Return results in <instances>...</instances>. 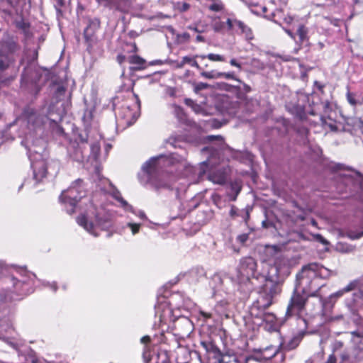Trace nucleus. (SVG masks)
Returning <instances> with one entry per match:
<instances>
[{
  "instance_id": "obj_59",
  "label": "nucleus",
  "mask_w": 363,
  "mask_h": 363,
  "mask_svg": "<svg viewBox=\"0 0 363 363\" xmlns=\"http://www.w3.org/2000/svg\"><path fill=\"white\" fill-rule=\"evenodd\" d=\"M190 65L191 67H196V69H198L199 70L201 69V67L199 65L198 62L194 59H193Z\"/></svg>"
},
{
  "instance_id": "obj_55",
  "label": "nucleus",
  "mask_w": 363,
  "mask_h": 363,
  "mask_svg": "<svg viewBox=\"0 0 363 363\" xmlns=\"http://www.w3.org/2000/svg\"><path fill=\"white\" fill-rule=\"evenodd\" d=\"M236 23L242 32H245L246 30H250V29L246 26H245L244 23H242L241 21H236Z\"/></svg>"
},
{
  "instance_id": "obj_36",
  "label": "nucleus",
  "mask_w": 363,
  "mask_h": 363,
  "mask_svg": "<svg viewBox=\"0 0 363 363\" xmlns=\"http://www.w3.org/2000/svg\"><path fill=\"white\" fill-rule=\"evenodd\" d=\"M250 65L255 69L257 70H263L265 68V65L264 62H261L258 59L253 58Z\"/></svg>"
},
{
  "instance_id": "obj_38",
  "label": "nucleus",
  "mask_w": 363,
  "mask_h": 363,
  "mask_svg": "<svg viewBox=\"0 0 363 363\" xmlns=\"http://www.w3.org/2000/svg\"><path fill=\"white\" fill-rule=\"evenodd\" d=\"M73 160L77 162H82L84 159V155L82 150L81 147H79L77 150H76L75 152L71 155Z\"/></svg>"
},
{
  "instance_id": "obj_50",
  "label": "nucleus",
  "mask_w": 363,
  "mask_h": 363,
  "mask_svg": "<svg viewBox=\"0 0 363 363\" xmlns=\"http://www.w3.org/2000/svg\"><path fill=\"white\" fill-rule=\"evenodd\" d=\"M315 239L323 245H328V242L320 234L313 235Z\"/></svg>"
},
{
  "instance_id": "obj_6",
  "label": "nucleus",
  "mask_w": 363,
  "mask_h": 363,
  "mask_svg": "<svg viewBox=\"0 0 363 363\" xmlns=\"http://www.w3.org/2000/svg\"><path fill=\"white\" fill-rule=\"evenodd\" d=\"M272 271L274 272L272 275L262 274L266 282L259 293V297L252 306L251 314H255L256 311H263L269 308L273 303L274 297L281 292L280 282L276 281V269L273 268Z\"/></svg>"
},
{
  "instance_id": "obj_13",
  "label": "nucleus",
  "mask_w": 363,
  "mask_h": 363,
  "mask_svg": "<svg viewBox=\"0 0 363 363\" xmlns=\"http://www.w3.org/2000/svg\"><path fill=\"white\" fill-rule=\"evenodd\" d=\"M208 363H245V360L240 359L234 354L213 352L209 353Z\"/></svg>"
},
{
  "instance_id": "obj_56",
  "label": "nucleus",
  "mask_w": 363,
  "mask_h": 363,
  "mask_svg": "<svg viewBox=\"0 0 363 363\" xmlns=\"http://www.w3.org/2000/svg\"><path fill=\"white\" fill-rule=\"evenodd\" d=\"M45 285L49 286L51 289H52L53 291H57V284L55 282H52V283L47 282Z\"/></svg>"
},
{
  "instance_id": "obj_4",
  "label": "nucleus",
  "mask_w": 363,
  "mask_h": 363,
  "mask_svg": "<svg viewBox=\"0 0 363 363\" xmlns=\"http://www.w3.org/2000/svg\"><path fill=\"white\" fill-rule=\"evenodd\" d=\"M331 272L317 263H311L303 267L301 272L296 276V284L302 288L303 294L310 296H318V291L325 284L321 279L328 278Z\"/></svg>"
},
{
  "instance_id": "obj_8",
  "label": "nucleus",
  "mask_w": 363,
  "mask_h": 363,
  "mask_svg": "<svg viewBox=\"0 0 363 363\" xmlns=\"http://www.w3.org/2000/svg\"><path fill=\"white\" fill-rule=\"evenodd\" d=\"M257 262L252 257H242L240 260L234 279L241 289H250L251 278H257Z\"/></svg>"
},
{
  "instance_id": "obj_14",
  "label": "nucleus",
  "mask_w": 363,
  "mask_h": 363,
  "mask_svg": "<svg viewBox=\"0 0 363 363\" xmlns=\"http://www.w3.org/2000/svg\"><path fill=\"white\" fill-rule=\"evenodd\" d=\"M40 74L36 69L29 66L25 69L22 74L21 86L27 88L31 86H37V84L40 80Z\"/></svg>"
},
{
  "instance_id": "obj_64",
  "label": "nucleus",
  "mask_w": 363,
  "mask_h": 363,
  "mask_svg": "<svg viewBox=\"0 0 363 363\" xmlns=\"http://www.w3.org/2000/svg\"><path fill=\"white\" fill-rule=\"evenodd\" d=\"M226 24L229 30H230L233 28V22L230 18H228Z\"/></svg>"
},
{
  "instance_id": "obj_28",
  "label": "nucleus",
  "mask_w": 363,
  "mask_h": 363,
  "mask_svg": "<svg viewBox=\"0 0 363 363\" xmlns=\"http://www.w3.org/2000/svg\"><path fill=\"white\" fill-rule=\"evenodd\" d=\"M10 281L12 282L13 284V286L16 290V291L17 293H19V294H24L25 292V290L23 289V287L25 286L26 284V281L25 280H18L16 279V278H14L13 277H11L9 279Z\"/></svg>"
},
{
  "instance_id": "obj_18",
  "label": "nucleus",
  "mask_w": 363,
  "mask_h": 363,
  "mask_svg": "<svg viewBox=\"0 0 363 363\" xmlns=\"http://www.w3.org/2000/svg\"><path fill=\"white\" fill-rule=\"evenodd\" d=\"M228 172V168L223 167L210 172L208 175V179L213 184L223 185L227 181Z\"/></svg>"
},
{
  "instance_id": "obj_21",
  "label": "nucleus",
  "mask_w": 363,
  "mask_h": 363,
  "mask_svg": "<svg viewBox=\"0 0 363 363\" xmlns=\"http://www.w3.org/2000/svg\"><path fill=\"white\" fill-rule=\"evenodd\" d=\"M351 334V340L354 347L359 350H363V327L359 328L357 330L352 331Z\"/></svg>"
},
{
  "instance_id": "obj_20",
  "label": "nucleus",
  "mask_w": 363,
  "mask_h": 363,
  "mask_svg": "<svg viewBox=\"0 0 363 363\" xmlns=\"http://www.w3.org/2000/svg\"><path fill=\"white\" fill-rule=\"evenodd\" d=\"M104 182L108 184L111 189H104L103 190L104 191H110L112 194L113 196L121 203V205L126 211H133V207L130 205H129L125 200L123 199V197L121 195V193L116 189L114 188L111 183L108 179L104 180Z\"/></svg>"
},
{
  "instance_id": "obj_61",
  "label": "nucleus",
  "mask_w": 363,
  "mask_h": 363,
  "mask_svg": "<svg viewBox=\"0 0 363 363\" xmlns=\"http://www.w3.org/2000/svg\"><path fill=\"white\" fill-rule=\"evenodd\" d=\"M136 215L140 218L141 219H146L147 217L145 216V213L143 211H139L138 213H136Z\"/></svg>"
},
{
  "instance_id": "obj_12",
  "label": "nucleus",
  "mask_w": 363,
  "mask_h": 363,
  "mask_svg": "<svg viewBox=\"0 0 363 363\" xmlns=\"http://www.w3.org/2000/svg\"><path fill=\"white\" fill-rule=\"evenodd\" d=\"M264 266L267 267L268 272L266 274H264L265 276L272 275L274 271L272 269L274 268L276 269V281H279V275L280 274H286L289 273V262L287 259L284 257H279L276 259L274 265H269L265 263Z\"/></svg>"
},
{
  "instance_id": "obj_10",
  "label": "nucleus",
  "mask_w": 363,
  "mask_h": 363,
  "mask_svg": "<svg viewBox=\"0 0 363 363\" xmlns=\"http://www.w3.org/2000/svg\"><path fill=\"white\" fill-rule=\"evenodd\" d=\"M298 287L300 286L296 284L287 306L286 312L287 318L294 315L301 316L305 310L306 301L309 296L308 294L298 291Z\"/></svg>"
},
{
  "instance_id": "obj_35",
  "label": "nucleus",
  "mask_w": 363,
  "mask_h": 363,
  "mask_svg": "<svg viewBox=\"0 0 363 363\" xmlns=\"http://www.w3.org/2000/svg\"><path fill=\"white\" fill-rule=\"evenodd\" d=\"M91 155L94 160L98 159L100 151V145L98 142L91 143L90 145Z\"/></svg>"
},
{
  "instance_id": "obj_23",
  "label": "nucleus",
  "mask_w": 363,
  "mask_h": 363,
  "mask_svg": "<svg viewBox=\"0 0 363 363\" xmlns=\"http://www.w3.org/2000/svg\"><path fill=\"white\" fill-rule=\"evenodd\" d=\"M287 109L301 120L306 117L305 107L303 104H289L286 105Z\"/></svg>"
},
{
  "instance_id": "obj_25",
  "label": "nucleus",
  "mask_w": 363,
  "mask_h": 363,
  "mask_svg": "<svg viewBox=\"0 0 363 363\" xmlns=\"http://www.w3.org/2000/svg\"><path fill=\"white\" fill-rule=\"evenodd\" d=\"M359 281L357 280H354L351 281L349 284H347L345 288L339 290L338 291L333 294L330 297L335 298V297H340L342 296L345 293L351 291L354 289H355L358 286Z\"/></svg>"
},
{
  "instance_id": "obj_41",
  "label": "nucleus",
  "mask_w": 363,
  "mask_h": 363,
  "mask_svg": "<svg viewBox=\"0 0 363 363\" xmlns=\"http://www.w3.org/2000/svg\"><path fill=\"white\" fill-rule=\"evenodd\" d=\"M246 4H247V6L250 8L252 13H253L256 15H258V16H262V11L260 10V9H259V6H260V5L247 4V3H246Z\"/></svg>"
},
{
  "instance_id": "obj_31",
  "label": "nucleus",
  "mask_w": 363,
  "mask_h": 363,
  "mask_svg": "<svg viewBox=\"0 0 363 363\" xmlns=\"http://www.w3.org/2000/svg\"><path fill=\"white\" fill-rule=\"evenodd\" d=\"M241 189H242V186L239 181L235 180L230 183V189L234 193V196L233 198V200L235 201L238 195L239 194V193L241 191Z\"/></svg>"
},
{
  "instance_id": "obj_51",
  "label": "nucleus",
  "mask_w": 363,
  "mask_h": 363,
  "mask_svg": "<svg viewBox=\"0 0 363 363\" xmlns=\"http://www.w3.org/2000/svg\"><path fill=\"white\" fill-rule=\"evenodd\" d=\"M284 22L287 25H291L294 21V18L292 16L287 15L283 18Z\"/></svg>"
},
{
  "instance_id": "obj_32",
  "label": "nucleus",
  "mask_w": 363,
  "mask_h": 363,
  "mask_svg": "<svg viewBox=\"0 0 363 363\" xmlns=\"http://www.w3.org/2000/svg\"><path fill=\"white\" fill-rule=\"evenodd\" d=\"M172 108L174 114L179 121H182L185 119V114L183 111V109L180 106L176 104H172Z\"/></svg>"
},
{
  "instance_id": "obj_43",
  "label": "nucleus",
  "mask_w": 363,
  "mask_h": 363,
  "mask_svg": "<svg viewBox=\"0 0 363 363\" xmlns=\"http://www.w3.org/2000/svg\"><path fill=\"white\" fill-rule=\"evenodd\" d=\"M176 8L181 12H184L190 8V5L186 2H177Z\"/></svg>"
},
{
  "instance_id": "obj_26",
  "label": "nucleus",
  "mask_w": 363,
  "mask_h": 363,
  "mask_svg": "<svg viewBox=\"0 0 363 363\" xmlns=\"http://www.w3.org/2000/svg\"><path fill=\"white\" fill-rule=\"evenodd\" d=\"M308 29L307 27H306L304 25L301 24L298 26L297 30H296V35L298 37V43L300 44L303 43L306 41H308Z\"/></svg>"
},
{
  "instance_id": "obj_1",
  "label": "nucleus",
  "mask_w": 363,
  "mask_h": 363,
  "mask_svg": "<svg viewBox=\"0 0 363 363\" xmlns=\"http://www.w3.org/2000/svg\"><path fill=\"white\" fill-rule=\"evenodd\" d=\"M50 118L44 113L27 107L23 110L21 116L18 117L13 123L10 124V128H13L14 124L19 125V137L24 139L21 144L28 150V156L30 160L33 170L34 186L43 182L45 178L48 169L50 173L57 174L60 169L57 161H52L48 163L45 152V143L41 138L43 125ZM54 122V119H50Z\"/></svg>"
},
{
  "instance_id": "obj_58",
  "label": "nucleus",
  "mask_w": 363,
  "mask_h": 363,
  "mask_svg": "<svg viewBox=\"0 0 363 363\" xmlns=\"http://www.w3.org/2000/svg\"><path fill=\"white\" fill-rule=\"evenodd\" d=\"M230 215L231 217H235L237 215V208L234 206L230 208Z\"/></svg>"
},
{
  "instance_id": "obj_46",
  "label": "nucleus",
  "mask_w": 363,
  "mask_h": 363,
  "mask_svg": "<svg viewBox=\"0 0 363 363\" xmlns=\"http://www.w3.org/2000/svg\"><path fill=\"white\" fill-rule=\"evenodd\" d=\"M65 0H54V6L57 13H61V8L64 6Z\"/></svg>"
},
{
  "instance_id": "obj_11",
  "label": "nucleus",
  "mask_w": 363,
  "mask_h": 363,
  "mask_svg": "<svg viewBox=\"0 0 363 363\" xmlns=\"http://www.w3.org/2000/svg\"><path fill=\"white\" fill-rule=\"evenodd\" d=\"M18 47L14 40L6 38L1 43L0 48V70L6 69L14 62V54Z\"/></svg>"
},
{
  "instance_id": "obj_3",
  "label": "nucleus",
  "mask_w": 363,
  "mask_h": 363,
  "mask_svg": "<svg viewBox=\"0 0 363 363\" xmlns=\"http://www.w3.org/2000/svg\"><path fill=\"white\" fill-rule=\"evenodd\" d=\"M179 298H181L179 294L172 295L169 300L164 296L158 298L155 305L156 320L155 325L157 324L161 331L164 332L169 328V324L173 323L177 335L184 338L193 331V324L189 318L184 316L175 318L172 307L179 308L183 306V303H176Z\"/></svg>"
},
{
  "instance_id": "obj_57",
  "label": "nucleus",
  "mask_w": 363,
  "mask_h": 363,
  "mask_svg": "<svg viewBox=\"0 0 363 363\" xmlns=\"http://www.w3.org/2000/svg\"><path fill=\"white\" fill-rule=\"evenodd\" d=\"M284 31L289 35L292 39L296 40V35L289 29L283 28Z\"/></svg>"
},
{
  "instance_id": "obj_34",
  "label": "nucleus",
  "mask_w": 363,
  "mask_h": 363,
  "mask_svg": "<svg viewBox=\"0 0 363 363\" xmlns=\"http://www.w3.org/2000/svg\"><path fill=\"white\" fill-rule=\"evenodd\" d=\"M201 58L205 59L208 58L211 61H216V62H223L225 61V57L218 54L210 53L207 55H201Z\"/></svg>"
},
{
  "instance_id": "obj_40",
  "label": "nucleus",
  "mask_w": 363,
  "mask_h": 363,
  "mask_svg": "<svg viewBox=\"0 0 363 363\" xmlns=\"http://www.w3.org/2000/svg\"><path fill=\"white\" fill-rule=\"evenodd\" d=\"M347 101L349 102L350 104L352 105V106H356V105H362V102L360 101H357L355 99H354V94L351 93V92H347Z\"/></svg>"
},
{
  "instance_id": "obj_33",
  "label": "nucleus",
  "mask_w": 363,
  "mask_h": 363,
  "mask_svg": "<svg viewBox=\"0 0 363 363\" xmlns=\"http://www.w3.org/2000/svg\"><path fill=\"white\" fill-rule=\"evenodd\" d=\"M201 75L206 79H219L220 78V72L216 70H211L210 72L203 71L201 72Z\"/></svg>"
},
{
  "instance_id": "obj_62",
  "label": "nucleus",
  "mask_w": 363,
  "mask_h": 363,
  "mask_svg": "<svg viewBox=\"0 0 363 363\" xmlns=\"http://www.w3.org/2000/svg\"><path fill=\"white\" fill-rule=\"evenodd\" d=\"M201 314L203 317H204L205 318H209L211 317V314L209 313H206V312H204V311H201Z\"/></svg>"
},
{
  "instance_id": "obj_54",
  "label": "nucleus",
  "mask_w": 363,
  "mask_h": 363,
  "mask_svg": "<svg viewBox=\"0 0 363 363\" xmlns=\"http://www.w3.org/2000/svg\"><path fill=\"white\" fill-rule=\"evenodd\" d=\"M222 88L227 91H231L233 89L235 88V86L230 85L226 83H223V84H222Z\"/></svg>"
},
{
  "instance_id": "obj_42",
  "label": "nucleus",
  "mask_w": 363,
  "mask_h": 363,
  "mask_svg": "<svg viewBox=\"0 0 363 363\" xmlns=\"http://www.w3.org/2000/svg\"><path fill=\"white\" fill-rule=\"evenodd\" d=\"M220 78L223 77V78H225V79H234L240 83H241L242 82L238 79L233 72H220Z\"/></svg>"
},
{
  "instance_id": "obj_2",
  "label": "nucleus",
  "mask_w": 363,
  "mask_h": 363,
  "mask_svg": "<svg viewBox=\"0 0 363 363\" xmlns=\"http://www.w3.org/2000/svg\"><path fill=\"white\" fill-rule=\"evenodd\" d=\"M186 152L184 155L178 152L172 153L170 155H159L152 157L142 167L143 173L146 175L147 181L155 188H169L170 185L162 181L163 173L167 171L169 166H177V170L184 169L183 176L189 177L190 174L197 172L199 177L201 178L206 173L208 162L200 164L199 167L191 166L186 160Z\"/></svg>"
},
{
  "instance_id": "obj_53",
  "label": "nucleus",
  "mask_w": 363,
  "mask_h": 363,
  "mask_svg": "<svg viewBox=\"0 0 363 363\" xmlns=\"http://www.w3.org/2000/svg\"><path fill=\"white\" fill-rule=\"evenodd\" d=\"M230 65L237 67L239 70L242 69L241 64L238 62L235 58H233L230 60Z\"/></svg>"
},
{
  "instance_id": "obj_22",
  "label": "nucleus",
  "mask_w": 363,
  "mask_h": 363,
  "mask_svg": "<svg viewBox=\"0 0 363 363\" xmlns=\"http://www.w3.org/2000/svg\"><path fill=\"white\" fill-rule=\"evenodd\" d=\"M100 26V21L98 18L89 19L86 27L84 30V35L86 38L93 36Z\"/></svg>"
},
{
  "instance_id": "obj_49",
  "label": "nucleus",
  "mask_w": 363,
  "mask_h": 363,
  "mask_svg": "<svg viewBox=\"0 0 363 363\" xmlns=\"http://www.w3.org/2000/svg\"><path fill=\"white\" fill-rule=\"evenodd\" d=\"M259 9H260V10L262 11V16H263L264 18H266L269 20H272V18L274 16V13H272L270 16H267L265 14L267 12V10L266 6L260 5V6H259Z\"/></svg>"
},
{
  "instance_id": "obj_47",
  "label": "nucleus",
  "mask_w": 363,
  "mask_h": 363,
  "mask_svg": "<svg viewBox=\"0 0 363 363\" xmlns=\"http://www.w3.org/2000/svg\"><path fill=\"white\" fill-rule=\"evenodd\" d=\"M208 86H209L208 84L206 83L199 82L195 84L194 89H195V91L198 92L201 90L207 89Z\"/></svg>"
},
{
  "instance_id": "obj_52",
  "label": "nucleus",
  "mask_w": 363,
  "mask_h": 363,
  "mask_svg": "<svg viewBox=\"0 0 363 363\" xmlns=\"http://www.w3.org/2000/svg\"><path fill=\"white\" fill-rule=\"evenodd\" d=\"M193 57H189V56H185L184 57H182V65L183 67L186 65V64H191V61L193 60Z\"/></svg>"
},
{
  "instance_id": "obj_27",
  "label": "nucleus",
  "mask_w": 363,
  "mask_h": 363,
  "mask_svg": "<svg viewBox=\"0 0 363 363\" xmlns=\"http://www.w3.org/2000/svg\"><path fill=\"white\" fill-rule=\"evenodd\" d=\"M278 347L270 345L262 350V355L266 359H272L278 353Z\"/></svg>"
},
{
  "instance_id": "obj_48",
  "label": "nucleus",
  "mask_w": 363,
  "mask_h": 363,
  "mask_svg": "<svg viewBox=\"0 0 363 363\" xmlns=\"http://www.w3.org/2000/svg\"><path fill=\"white\" fill-rule=\"evenodd\" d=\"M167 63L175 67V68H182L183 67V65H182V61H179V60H168L167 61Z\"/></svg>"
},
{
  "instance_id": "obj_7",
  "label": "nucleus",
  "mask_w": 363,
  "mask_h": 363,
  "mask_svg": "<svg viewBox=\"0 0 363 363\" xmlns=\"http://www.w3.org/2000/svg\"><path fill=\"white\" fill-rule=\"evenodd\" d=\"M116 109L117 122L124 128L132 125L139 116L140 104L136 96L126 100L121 106L117 107L113 104Z\"/></svg>"
},
{
  "instance_id": "obj_5",
  "label": "nucleus",
  "mask_w": 363,
  "mask_h": 363,
  "mask_svg": "<svg viewBox=\"0 0 363 363\" xmlns=\"http://www.w3.org/2000/svg\"><path fill=\"white\" fill-rule=\"evenodd\" d=\"M77 222L95 237L99 235V230H106L112 227L111 215L103 206H91L86 214L77 217Z\"/></svg>"
},
{
  "instance_id": "obj_9",
  "label": "nucleus",
  "mask_w": 363,
  "mask_h": 363,
  "mask_svg": "<svg viewBox=\"0 0 363 363\" xmlns=\"http://www.w3.org/2000/svg\"><path fill=\"white\" fill-rule=\"evenodd\" d=\"M82 182V181L80 179L75 181L71 186L63 191L60 196V201L65 206L69 214L74 212L77 203L85 196V192L80 185Z\"/></svg>"
},
{
  "instance_id": "obj_39",
  "label": "nucleus",
  "mask_w": 363,
  "mask_h": 363,
  "mask_svg": "<svg viewBox=\"0 0 363 363\" xmlns=\"http://www.w3.org/2000/svg\"><path fill=\"white\" fill-rule=\"evenodd\" d=\"M225 27V23L219 20V18H215L213 21V30L216 32L221 31Z\"/></svg>"
},
{
  "instance_id": "obj_16",
  "label": "nucleus",
  "mask_w": 363,
  "mask_h": 363,
  "mask_svg": "<svg viewBox=\"0 0 363 363\" xmlns=\"http://www.w3.org/2000/svg\"><path fill=\"white\" fill-rule=\"evenodd\" d=\"M96 1L104 6L115 9L121 12L128 11L130 7L129 0H96Z\"/></svg>"
},
{
  "instance_id": "obj_29",
  "label": "nucleus",
  "mask_w": 363,
  "mask_h": 363,
  "mask_svg": "<svg viewBox=\"0 0 363 363\" xmlns=\"http://www.w3.org/2000/svg\"><path fill=\"white\" fill-rule=\"evenodd\" d=\"M130 64L135 65L134 69H141L145 67V61L138 55L131 56L129 59Z\"/></svg>"
},
{
  "instance_id": "obj_24",
  "label": "nucleus",
  "mask_w": 363,
  "mask_h": 363,
  "mask_svg": "<svg viewBox=\"0 0 363 363\" xmlns=\"http://www.w3.org/2000/svg\"><path fill=\"white\" fill-rule=\"evenodd\" d=\"M257 317H260L263 321L271 324L270 328H272L274 324L276 323V317L273 313H264V311H256L255 314H252Z\"/></svg>"
},
{
  "instance_id": "obj_30",
  "label": "nucleus",
  "mask_w": 363,
  "mask_h": 363,
  "mask_svg": "<svg viewBox=\"0 0 363 363\" xmlns=\"http://www.w3.org/2000/svg\"><path fill=\"white\" fill-rule=\"evenodd\" d=\"M301 335H296L293 337L287 343L286 347L288 350H293L295 349L301 342Z\"/></svg>"
},
{
  "instance_id": "obj_45",
  "label": "nucleus",
  "mask_w": 363,
  "mask_h": 363,
  "mask_svg": "<svg viewBox=\"0 0 363 363\" xmlns=\"http://www.w3.org/2000/svg\"><path fill=\"white\" fill-rule=\"evenodd\" d=\"M127 227L130 228L133 235H135L139 232L140 225L137 223H128Z\"/></svg>"
},
{
  "instance_id": "obj_37",
  "label": "nucleus",
  "mask_w": 363,
  "mask_h": 363,
  "mask_svg": "<svg viewBox=\"0 0 363 363\" xmlns=\"http://www.w3.org/2000/svg\"><path fill=\"white\" fill-rule=\"evenodd\" d=\"M337 250L342 252H350L353 250V247L342 242H338L336 245Z\"/></svg>"
},
{
  "instance_id": "obj_17",
  "label": "nucleus",
  "mask_w": 363,
  "mask_h": 363,
  "mask_svg": "<svg viewBox=\"0 0 363 363\" xmlns=\"http://www.w3.org/2000/svg\"><path fill=\"white\" fill-rule=\"evenodd\" d=\"M145 363H168V357L166 352H153L145 350L143 354Z\"/></svg>"
},
{
  "instance_id": "obj_63",
  "label": "nucleus",
  "mask_w": 363,
  "mask_h": 363,
  "mask_svg": "<svg viewBox=\"0 0 363 363\" xmlns=\"http://www.w3.org/2000/svg\"><path fill=\"white\" fill-rule=\"evenodd\" d=\"M7 269V266L4 265L2 263L0 262V271L1 273L4 274V271Z\"/></svg>"
},
{
  "instance_id": "obj_15",
  "label": "nucleus",
  "mask_w": 363,
  "mask_h": 363,
  "mask_svg": "<svg viewBox=\"0 0 363 363\" xmlns=\"http://www.w3.org/2000/svg\"><path fill=\"white\" fill-rule=\"evenodd\" d=\"M206 140L208 142H217L216 147H211V148L216 152V154H219V151L230 152L232 153L235 159H238L239 156L241 155V152L233 151L232 149L228 147L227 145L225 144L223 138L220 135H208L206 137Z\"/></svg>"
},
{
  "instance_id": "obj_19",
  "label": "nucleus",
  "mask_w": 363,
  "mask_h": 363,
  "mask_svg": "<svg viewBox=\"0 0 363 363\" xmlns=\"http://www.w3.org/2000/svg\"><path fill=\"white\" fill-rule=\"evenodd\" d=\"M209 286L212 290V297H216L224 290V280L219 274H215L209 281Z\"/></svg>"
},
{
  "instance_id": "obj_60",
  "label": "nucleus",
  "mask_w": 363,
  "mask_h": 363,
  "mask_svg": "<svg viewBox=\"0 0 363 363\" xmlns=\"http://www.w3.org/2000/svg\"><path fill=\"white\" fill-rule=\"evenodd\" d=\"M150 338L149 336H144L141 338L140 341L143 344H146L147 342H148L150 341Z\"/></svg>"
},
{
  "instance_id": "obj_44",
  "label": "nucleus",
  "mask_w": 363,
  "mask_h": 363,
  "mask_svg": "<svg viewBox=\"0 0 363 363\" xmlns=\"http://www.w3.org/2000/svg\"><path fill=\"white\" fill-rule=\"evenodd\" d=\"M185 103L187 106H191L193 110L196 113L200 112L201 108L199 105L195 104L194 102L191 99H185Z\"/></svg>"
}]
</instances>
